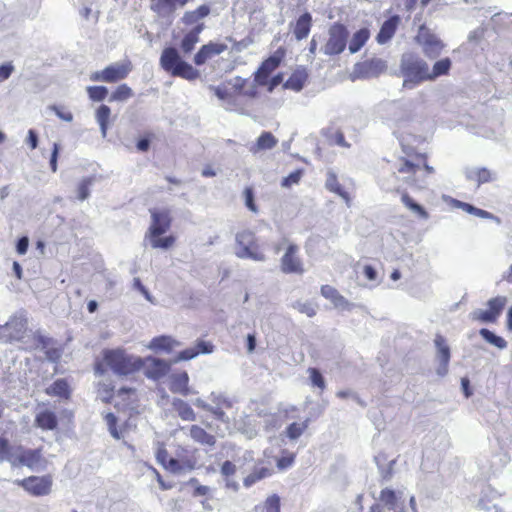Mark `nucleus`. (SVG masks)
Segmentation results:
<instances>
[{
	"instance_id": "4d7b16f0",
	"label": "nucleus",
	"mask_w": 512,
	"mask_h": 512,
	"mask_svg": "<svg viewBox=\"0 0 512 512\" xmlns=\"http://www.w3.org/2000/svg\"><path fill=\"white\" fill-rule=\"evenodd\" d=\"M188 483L195 486L192 493L194 497L206 496L210 493V488L208 486L198 484V480L196 478H191Z\"/></svg>"
},
{
	"instance_id": "f257e3e1",
	"label": "nucleus",
	"mask_w": 512,
	"mask_h": 512,
	"mask_svg": "<svg viewBox=\"0 0 512 512\" xmlns=\"http://www.w3.org/2000/svg\"><path fill=\"white\" fill-rule=\"evenodd\" d=\"M286 48L281 46L272 55L264 59L253 73V79L235 76L210 90L222 101L228 111L249 114L253 111V102L259 97V87H266L272 73L281 65L286 56Z\"/></svg>"
},
{
	"instance_id": "72a5a7b5",
	"label": "nucleus",
	"mask_w": 512,
	"mask_h": 512,
	"mask_svg": "<svg viewBox=\"0 0 512 512\" xmlns=\"http://www.w3.org/2000/svg\"><path fill=\"white\" fill-rule=\"evenodd\" d=\"M277 143L278 141L275 136L271 132L265 131L257 138V141L251 151L256 153L258 151L270 150L274 148Z\"/></svg>"
},
{
	"instance_id": "bf43d9fd",
	"label": "nucleus",
	"mask_w": 512,
	"mask_h": 512,
	"mask_svg": "<svg viewBox=\"0 0 512 512\" xmlns=\"http://www.w3.org/2000/svg\"><path fill=\"white\" fill-rule=\"evenodd\" d=\"M236 470V465L229 460L224 461L220 467V472L226 479L233 476Z\"/></svg>"
},
{
	"instance_id": "3c124183",
	"label": "nucleus",
	"mask_w": 512,
	"mask_h": 512,
	"mask_svg": "<svg viewBox=\"0 0 512 512\" xmlns=\"http://www.w3.org/2000/svg\"><path fill=\"white\" fill-rule=\"evenodd\" d=\"M105 421L108 426V430L110 434L115 439L121 438V432L117 428V417L113 413H107L105 416Z\"/></svg>"
},
{
	"instance_id": "37998d69",
	"label": "nucleus",
	"mask_w": 512,
	"mask_h": 512,
	"mask_svg": "<svg viewBox=\"0 0 512 512\" xmlns=\"http://www.w3.org/2000/svg\"><path fill=\"white\" fill-rule=\"evenodd\" d=\"M480 335L490 344L496 346L499 349H504L507 346V342L504 338L495 335L493 332L486 328L480 330Z\"/></svg>"
},
{
	"instance_id": "603ef678",
	"label": "nucleus",
	"mask_w": 512,
	"mask_h": 512,
	"mask_svg": "<svg viewBox=\"0 0 512 512\" xmlns=\"http://www.w3.org/2000/svg\"><path fill=\"white\" fill-rule=\"evenodd\" d=\"M308 373H309L310 380H311L313 386H316L319 389L324 390L325 389V380H324L322 374L320 373V371L316 368H309Z\"/></svg>"
},
{
	"instance_id": "f3484780",
	"label": "nucleus",
	"mask_w": 512,
	"mask_h": 512,
	"mask_svg": "<svg viewBox=\"0 0 512 512\" xmlns=\"http://www.w3.org/2000/svg\"><path fill=\"white\" fill-rule=\"evenodd\" d=\"M418 41L423 46V50L431 57V55H438L444 45L442 41L433 33H430L428 29L422 27L418 35Z\"/></svg>"
},
{
	"instance_id": "69168bd1",
	"label": "nucleus",
	"mask_w": 512,
	"mask_h": 512,
	"mask_svg": "<svg viewBox=\"0 0 512 512\" xmlns=\"http://www.w3.org/2000/svg\"><path fill=\"white\" fill-rule=\"evenodd\" d=\"M151 138H154L153 133H147V135L145 137L140 138L136 143V147H137L138 151L147 152L150 148Z\"/></svg>"
},
{
	"instance_id": "dca6fc26",
	"label": "nucleus",
	"mask_w": 512,
	"mask_h": 512,
	"mask_svg": "<svg viewBox=\"0 0 512 512\" xmlns=\"http://www.w3.org/2000/svg\"><path fill=\"white\" fill-rule=\"evenodd\" d=\"M227 49V44L223 42L209 41L199 48V50L194 55L193 61L197 66L204 65L207 61L222 54Z\"/></svg>"
},
{
	"instance_id": "4468645a",
	"label": "nucleus",
	"mask_w": 512,
	"mask_h": 512,
	"mask_svg": "<svg viewBox=\"0 0 512 512\" xmlns=\"http://www.w3.org/2000/svg\"><path fill=\"white\" fill-rule=\"evenodd\" d=\"M387 68L384 60L379 58H370L357 62L353 68V76L357 79H370L378 77Z\"/></svg>"
},
{
	"instance_id": "b1692460",
	"label": "nucleus",
	"mask_w": 512,
	"mask_h": 512,
	"mask_svg": "<svg viewBox=\"0 0 512 512\" xmlns=\"http://www.w3.org/2000/svg\"><path fill=\"white\" fill-rule=\"evenodd\" d=\"M308 80V73L304 67L295 69L289 78L283 83L285 89L300 91Z\"/></svg>"
},
{
	"instance_id": "8fccbe9b",
	"label": "nucleus",
	"mask_w": 512,
	"mask_h": 512,
	"mask_svg": "<svg viewBox=\"0 0 512 512\" xmlns=\"http://www.w3.org/2000/svg\"><path fill=\"white\" fill-rule=\"evenodd\" d=\"M11 449L8 439L0 436V461L9 460L12 463L14 455L11 454Z\"/></svg>"
},
{
	"instance_id": "393cba45",
	"label": "nucleus",
	"mask_w": 512,
	"mask_h": 512,
	"mask_svg": "<svg viewBox=\"0 0 512 512\" xmlns=\"http://www.w3.org/2000/svg\"><path fill=\"white\" fill-rule=\"evenodd\" d=\"M214 346L212 343L204 340H198L196 342L195 347L187 348L182 350L178 356L177 360H190L196 357L199 354H208L213 352Z\"/></svg>"
},
{
	"instance_id": "f03ea898",
	"label": "nucleus",
	"mask_w": 512,
	"mask_h": 512,
	"mask_svg": "<svg viewBox=\"0 0 512 512\" xmlns=\"http://www.w3.org/2000/svg\"><path fill=\"white\" fill-rule=\"evenodd\" d=\"M151 223L146 238L154 249H170L176 243L173 234L163 236L170 230L173 222L172 212L169 208H151L149 210Z\"/></svg>"
},
{
	"instance_id": "6ab92c4d",
	"label": "nucleus",
	"mask_w": 512,
	"mask_h": 512,
	"mask_svg": "<svg viewBox=\"0 0 512 512\" xmlns=\"http://www.w3.org/2000/svg\"><path fill=\"white\" fill-rule=\"evenodd\" d=\"M117 398L115 407L118 410H133L138 402L137 391L134 388H121L117 392Z\"/></svg>"
},
{
	"instance_id": "a19ab883",
	"label": "nucleus",
	"mask_w": 512,
	"mask_h": 512,
	"mask_svg": "<svg viewBox=\"0 0 512 512\" xmlns=\"http://www.w3.org/2000/svg\"><path fill=\"white\" fill-rule=\"evenodd\" d=\"M401 201L409 210L419 215L422 219L429 217L428 212L421 205L416 203L407 192L402 193Z\"/></svg>"
},
{
	"instance_id": "c756f323",
	"label": "nucleus",
	"mask_w": 512,
	"mask_h": 512,
	"mask_svg": "<svg viewBox=\"0 0 512 512\" xmlns=\"http://www.w3.org/2000/svg\"><path fill=\"white\" fill-rule=\"evenodd\" d=\"M435 346L437 348V355L443 368V374L446 373L449 361H450V348L446 342V339L437 334L434 339Z\"/></svg>"
},
{
	"instance_id": "1a4fd4ad",
	"label": "nucleus",
	"mask_w": 512,
	"mask_h": 512,
	"mask_svg": "<svg viewBox=\"0 0 512 512\" xmlns=\"http://www.w3.org/2000/svg\"><path fill=\"white\" fill-rule=\"evenodd\" d=\"M132 70V62L124 60L110 64L100 71L93 72L90 75V80L93 82L117 83L126 79Z\"/></svg>"
},
{
	"instance_id": "aec40b11",
	"label": "nucleus",
	"mask_w": 512,
	"mask_h": 512,
	"mask_svg": "<svg viewBox=\"0 0 512 512\" xmlns=\"http://www.w3.org/2000/svg\"><path fill=\"white\" fill-rule=\"evenodd\" d=\"M209 14L210 7L206 4H202L194 10L186 11L181 18V22L185 26H191L193 28L199 24H205L202 20Z\"/></svg>"
},
{
	"instance_id": "09e8293b",
	"label": "nucleus",
	"mask_w": 512,
	"mask_h": 512,
	"mask_svg": "<svg viewBox=\"0 0 512 512\" xmlns=\"http://www.w3.org/2000/svg\"><path fill=\"white\" fill-rule=\"evenodd\" d=\"M63 355V347L54 344L48 350L45 351L46 359L52 363H59Z\"/></svg>"
},
{
	"instance_id": "cd10ccee",
	"label": "nucleus",
	"mask_w": 512,
	"mask_h": 512,
	"mask_svg": "<svg viewBox=\"0 0 512 512\" xmlns=\"http://www.w3.org/2000/svg\"><path fill=\"white\" fill-rule=\"evenodd\" d=\"M189 377L187 372L182 371L173 374L171 377L170 390L173 393H178L183 396H187L190 393L189 389Z\"/></svg>"
},
{
	"instance_id": "5701e85b",
	"label": "nucleus",
	"mask_w": 512,
	"mask_h": 512,
	"mask_svg": "<svg viewBox=\"0 0 512 512\" xmlns=\"http://www.w3.org/2000/svg\"><path fill=\"white\" fill-rule=\"evenodd\" d=\"M312 15L309 12L301 14L293 27V34L297 40H303L308 37L312 28Z\"/></svg>"
},
{
	"instance_id": "e433bc0d",
	"label": "nucleus",
	"mask_w": 512,
	"mask_h": 512,
	"mask_svg": "<svg viewBox=\"0 0 512 512\" xmlns=\"http://www.w3.org/2000/svg\"><path fill=\"white\" fill-rule=\"evenodd\" d=\"M172 405L182 420H195V412L187 402L183 401L182 399H174Z\"/></svg>"
},
{
	"instance_id": "c03bdc74",
	"label": "nucleus",
	"mask_w": 512,
	"mask_h": 512,
	"mask_svg": "<svg viewBox=\"0 0 512 512\" xmlns=\"http://www.w3.org/2000/svg\"><path fill=\"white\" fill-rule=\"evenodd\" d=\"M86 92L93 102H101L108 95V89L105 86H88Z\"/></svg>"
},
{
	"instance_id": "a18cd8bd",
	"label": "nucleus",
	"mask_w": 512,
	"mask_h": 512,
	"mask_svg": "<svg viewBox=\"0 0 512 512\" xmlns=\"http://www.w3.org/2000/svg\"><path fill=\"white\" fill-rule=\"evenodd\" d=\"M398 499H399V497H398L397 493L390 488H385V489L381 490V492H380V500L389 509L396 508Z\"/></svg>"
},
{
	"instance_id": "20e7f679",
	"label": "nucleus",
	"mask_w": 512,
	"mask_h": 512,
	"mask_svg": "<svg viewBox=\"0 0 512 512\" xmlns=\"http://www.w3.org/2000/svg\"><path fill=\"white\" fill-rule=\"evenodd\" d=\"M102 356L104 364L118 375L133 374L144 364L142 358L129 355L122 349H105Z\"/></svg>"
},
{
	"instance_id": "49530a36",
	"label": "nucleus",
	"mask_w": 512,
	"mask_h": 512,
	"mask_svg": "<svg viewBox=\"0 0 512 512\" xmlns=\"http://www.w3.org/2000/svg\"><path fill=\"white\" fill-rule=\"evenodd\" d=\"M295 454L287 450L282 451L281 457L277 459V468L280 471L286 470L291 467L295 461Z\"/></svg>"
},
{
	"instance_id": "a878e982",
	"label": "nucleus",
	"mask_w": 512,
	"mask_h": 512,
	"mask_svg": "<svg viewBox=\"0 0 512 512\" xmlns=\"http://www.w3.org/2000/svg\"><path fill=\"white\" fill-rule=\"evenodd\" d=\"M178 345H179V343L175 339H173L171 336L161 335V336L154 337L150 341L148 348L155 352L170 353Z\"/></svg>"
},
{
	"instance_id": "4c0bfd02",
	"label": "nucleus",
	"mask_w": 512,
	"mask_h": 512,
	"mask_svg": "<svg viewBox=\"0 0 512 512\" xmlns=\"http://www.w3.org/2000/svg\"><path fill=\"white\" fill-rule=\"evenodd\" d=\"M310 423L309 418L289 424L285 430L286 436L290 440L298 439L307 429Z\"/></svg>"
},
{
	"instance_id": "473e14b6",
	"label": "nucleus",
	"mask_w": 512,
	"mask_h": 512,
	"mask_svg": "<svg viewBox=\"0 0 512 512\" xmlns=\"http://www.w3.org/2000/svg\"><path fill=\"white\" fill-rule=\"evenodd\" d=\"M190 436L195 442L201 445L212 447L216 443V438L198 425L191 426Z\"/></svg>"
},
{
	"instance_id": "c85d7f7f",
	"label": "nucleus",
	"mask_w": 512,
	"mask_h": 512,
	"mask_svg": "<svg viewBox=\"0 0 512 512\" xmlns=\"http://www.w3.org/2000/svg\"><path fill=\"white\" fill-rule=\"evenodd\" d=\"M466 178L469 181L475 182L477 186L485 183H490L495 180V173L486 167L470 170L466 173Z\"/></svg>"
},
{
	"instance_id": "f704fd0d",
	"label": "nucleus",
	"mask_w": 512,
	"mask_h": 512,
	"mask_svg": "<svg viewBox=\"0 0 512 512\" xmlns=\"http://www.w3.org/2000/svg\"><path fill=\"white\" fill-rule=\"evenodd\" d=\"M111 117V109L109 106L105 104H101L95 112V118L97 123L100 126V130L102 133V136L105 137L107 135L109 122Z\"/></svg>"
},
{
	"instance_id": "2f4dec72",
	"label": "nucleus",
	"mask_w": 512,
	"mask_h": 512,
	"mask_svg": "<svg viewBox=\"0 0 512 512\" xmlns=\"http://www.w3.org/2000/svg\"><path fill=\"white\" fill-rule=\"evenodd\" d=\"M35 423L43 430H54L58 425V419L54 412L44 410L36 415Z\"/></svg>"
},
{
	"instance_id": "6e6d98bb",
	"label": "nucleus",
	"mask_w": 512,
	"mask_h": 512,
	"mask_svg": "<svg viewBox=\"0 0 512 512\" xmlns=\"http://www.w3.org/2000/svg\"><path fill=\"white\" fill-rule=\"evenodd\" d=\"M419 169V164H415L408 159L402 158L401 165L398 168L399 173L416 174Z\"/></svg>"
},
{
	"instance_id": "9b49d317",
	"label": "nucleus",
	"mask_w": 512,
	"mask_h": 512,
	"mask_svg": "<svg viewBox=\"0 0 512 512\" xmlns=\"http://www.w3.org/2000/svg\"><path fill=\"white\" fill-rule=\"evenodd\" d=\"M17 454L14 456L12 464L26 466L29 469L44 468L47 460L43 454V448L27 449L23 446L16 447Z\"/></svg>"
},
{
	"instance_id": "e2e57ef3",
	"label": "nucleus",
	"mask_w": 512,
	"mask_h": 512,
	"mask_svg": "<svg viewBox=\"0 0 512 512\" xmlns=\"http://www.w3.org/2000/svg\"><path fill=\"white\" fill-rule=\"evenodd\" d=\"M296 308L300 313H303L308 317H313L316 315V308L312 303H297Z\"/></svg>"
},
{
	"instance_id": "412c9836",
	"label": "nucleus",
	"mask_w": 512,
	"mask_h": 512,
	"mask_svg": "<svg viewBox=\"0 0 512 512\" xmlns=\"http://www.w3.org/2000/svg\"><path fill=\"white\" fill-rule=\"evenodd\" d=\"M205 28V24H199L184 34L180 43V48L185 54H188L194 50L196 44L200 40V34L204 31Z\"/></svg>"
},
{
	"instance_id": "58836bf2",
	"label": "nucleus",
	"mask_w": 512,
	"mask_h": 512,
	"mask_svg": "<svg viewBox=\"0 0 512 512\" xmlns=\"http://www.w3.org/2000/svg\"><path fill=\"white\" fill-rule=\"evenodd\" d=\"M326 188L329 191L339 195L341 198H343L347 202L349 201V199H350L349 193L339 183L335 173L330 172L328 174L327 181H326Z\"/></svg>"
},
{
	"instance_id": "052dcab7",
	"label": "nucleus",
	"mask_w": 512,
	"mask_h": 512,
	"mask_svg": "<svg viewBox=\"0 0 512 512\" xmlns=\"http://www.w3.org/2000/svg\"><path fill=\"white\" fill-rule=\"evenodd\" d=\"M11 328H18L21 331L24 328V324L21 321L14 320L7 322L5 325H0V338L6 336V332Z\"/></svg>"
},
{
	"instance_id": "4be33fe9",
	"label": "nucleus",
	"mask_w": 512,
	"mask_h": 512,
	"mask_svg": "<svg viewBox=\"0 0 512 512\" xmlns=\"http://www.w3.org/2000/svg\"><path fill=\"white\" fill-rule=\"evenodd\" d=\"M400 18L397 15L391 16L389 19L384 21L377 36L376 41L379 44H385L391 40L396 33Z\"/></svg>"
},
{
	"instance_id": "338daca9",
	"label": "nucleus",
	"mask_w": 512,
	"mask_h": 512,
	"mask_svg": "<svg viewBox=\"0 0 512 512\" xmlns=\"http://www.w3.org/2000/svg\"><path fill=\"white\" fill-rule=\"evenodd\" d=\"M281 83H283V74L277 73L275 75H271V78L266 85V89L269 93L273 92L276 87H278Z\"/></svg>"
},
{
	"instance_id": "6e6552de",
	"label": "nucleus",
	"mask_w": 512,
	"mask_h": 512,
	"mask_svg": "<svg viewBox=\"0 0 512 512\" xmlns=\"http://www.w3.org/2000/svg\"><path fill=\"white\" fill-rule=\"evenodd\" d=\"M349 31L345 24L334 22L328 29V38L322 47L327 56H336L344 52L347 47Z\"/></svg>"
},
{
	"instance_id": "c9c22d12",
	"label": "nucleus",
	"mask_w": 512,
	"mask_h": 512,
	"mask_svg": "<svg viewBox=\"0 0 512 512\" xmlns=\"http://www.w3.org/2000/svg\"><path fill=\"white\" fill-rule=\"evenodd\" d=\"M321 294L330 300L336 307H344L348 304L344 296H342L336 288L331 285H322Z\"/></svg>"
},
{
	"instance_id": "ddd939ff",
	"label": "nucleus",
	"mask_w": 512,
	"mask_h": 512,
	"mask_svg": "<svg viewBox=\"0 0 512 512\" xmlns=\"http://www.w3.org/2000/svg\"><path fill=\"white\" fill-rule=\"evenodd\" d=\"M508 299L506 296H496L487 302V310H477L471 315L475 321L483 323H495L506 307Z\"/></svg>"
},
{
	"instance_id": "7c9ffc66",
	"label": "nucleus",
	"mask_w": 512,
	"mask_h": 512,
	"mask_svg": "<svg viewBox=\"0 0 512 512\" xmlns=\"http://www.w3.org/2000/svg\"><path fill=\"white\" fill-rule=\"evenodd\" d=\"M370 38V31L368 28H361L353 33L348 49L351 54L357 53L367 43Z\"/></svg>"
},
{
	"instance_id": "7ed1b4c3",
	"label": "nucleus",
	"mask_w": 512,
	"mask_h": 512,
	"mask_svg": "<svg viewBox=\"0 0 512 512\" xmlns=\"http://www.w3.org/2000/svg\"><path fill=\"white\" fill-rule=\"evenodd\" d=\"M160 66L173 77H180L189 81L200 77L199 71L191 64L185 62L174 47L163 49L160 57Z\"/></svg>"
},
{
	"instance_id": "2eb2a0df",
	"label": "nucleus",
	"mask_w": 512,
	"mask_h": 512,
	"mask_svg": "<svg viewBox=\"0 0 512 512\" xmlns=\"http://www.w3.org/2000/svg\"><path fill=\"white\" fill-rule=\"evenodd\" d=\"M142 360L144 362L142 368H144L145 376L151 380H160L170 372L171 365L166 360L151 356Z\"/></svg>"
},
{
	"instance_id": "774afa93",
	"label": "nucleus",
	"mask_w": 512,
	"mask_h": 512,
	"mask_svg": "<svg viewBox=\"0 0 512 512\" xmlns=\"http://www.w3.org/2000/svg\"><path fill=\"white\" fill-rule=\"evenodd\" d=\"M13 71L14 66L10 62L0 65V82L8 79Z\"/></svg>"
},
{
	"instance_id": "a211bd4d",
	"label": "nucleus",
	"mask_w": 512,
	"mask_h": 512,
	"mask_svg": "<svg viewBox=\"0 0 512 512\" xmlns=\"http://www.w3.org/2000/svg\"><path fill=\"white\" fill-rule=\"evenodd\" d=\"M274 473L270 462L259 460L253 470L243 479L245 487H251L255 483L272 476Z\"/></svg>"
},
{
	"instance_id": "13d9d810",
	"label": "nucleus",
	"mask_w": 512,
	"mask_h": 512,
	"mask_svg": "<svg viewBox=\"0 0 512 512\" xmlns=\"http://www.w3.org/2000/svg\"><path fill=\"white\" fill-rule=\"evenodd\" d=\"M244 197H245V205L249 210L256 213L258 211V208L254 202V194L253 189L251 187H246L244 189Z\"/></svg>"
},
{
	"instance_id": "ea45409f",
	"label": "nucleus",
	"mask_w": 512,
	"mask_h": 512,
	"mask_svg": "<svg viewBox=\"0 0 512 512\" xmlns=\"http://www.w3.org/2000/svg\"><path fill=\"white\" fill-rule=\"evenodd\" d=\"M451 68V60L449 58H443L437 61L430 72L428 70V80H434L435 78L443 75H447Z\"/></svg>"
},
{
	"instance_id": "f8f14e48",
	"label": "nucleus",
	"mask_w": 512,
	"mask_h": 512,
	"mask_svg": "<svg viewBox=\"0 0 512 512\" xmlns=\"http://www.w3.org/2000/svg\"><path fill=\"white\" fill-rule=\"evenodd\" d=\"M51 475L29 476L21 480H16L15 484L22 487L32 496L40 497L50 494L52 489Z\"/></svg>"
},
{
	"instance_id": "0e129e2a",
	"label": "nucleus",
	"mask_w": 512,
	"mask_h": 512,
	"mask_svg": "<svg viewBox=\"0 0 512 512\" xmlns=\"http://www.w3.org/2000/svg\"><path fill=\"white\" fill-rule=\"evenodd\" d=\"M51 110L54 111L55 114L60 119L66 121V122H71L73 120V114L70 111L65 110L62 107L54 105V106H51Z\"/></svg>"
},
{
	"instance_id": "680f3d73",
	"label": "nucleus",
	"mask_w": 512,
	"mask_h": 512,
	"mask_svg": "<svg viewBox=\"0 0 512 512\" xmlns=\"http://www.w3.org/2000/svg\"><path fill=\"white\" fill-rule=\"evenodd\" d=\"M90 184H91V180L90 179H85V180H83L79 184L78 189H77L78 199L79 200H85L89 196V194H90V190H89Z\"/></svg>"
},
{
	"instance_id": "5fc2aeb1",
	"label": "nucleus",
	"mask_w": 512,
	"mask_h": 512,
	"mask_svg": "<svg viewBox=\"0 0 512 512\" xmlns=\"http://www.w3.org/2000/svg\"><path fill=\"white\" fill-rule=\"evenodd\" d=\"M303 175L302 169H297L293 172H291L287 177L283 178L281 185L283 187H291L294 184H298L301 180V177Z\"/></svg>"
},
{
	"instance_id": "bb28decb",
	"label": "nucleus",
	"mask_w": 512,
	"mask_h": 512,
	"mask_svg": "<svg viewBox=\"0 0 512 512\" xmlns=\"http://www.w3.org/2000/svg\"><path fill=\"white\" fill-rule=\"evenodd\" d=\"M71 388L68 381L64 378L55 380L49 387L45 389L48 396H55L69 400L71 397Z\"/></svg>"
},
{
	"instance_id": "39448f33",
	"label": "nucleus",
	"mask_w": 512,
	"mask_h": 512,
	"mask_svg": "<svg viewBox=\"0 0 512 512\" xmlns=\"http://www.w3.org/2000/svg\"><path fill=\"white\" fill-rule=\"evenodd\" d=\"M400 71L404 77L403 87L412 89L428 80V64L414 53H406L401 58Z\"/></svg>"
},
{
	"instance_id": "9d476101",
	"label": "nucleus",
	"mask_w": 512,
	"mask_h": 512,
	"mask_svg": "<svg viewBox=\"0 0 512 512\" xmlns=\"http://www.w3.org/2000/svg\"><path fill=\"white\" fill-rule=\"evenodd\" d=\"M236 243L240 249L237 253L240 258H249L255 261L265 260V255L252 231L242 230L238 232L236 235Z\"/></svg>"
},
{
	"instance_id": "423d86ee",
	"label": "nucleus",
	"mask_w": 512,
	"mask_h": 512,
	"mask_svg": "<svg viewBox=\"0 0 512 512\" xmlns=\"http://www.w3.org/2000/svg\"><path fill=\"white\" fill-rule=\"evenodd\" d=\"M182 453H177L178 458L170 457L164 443H159L156 449L155 457L157 462L164 469L172 473H181L192 471L197 467V459L193 453L181 448Z\"/></svg>"
},
{
	"instance_id": "de8ad7c7",
	"label": "nucleus",
	"mask_w": 512,
	"mask_h": 512,
	"mask_svg": "<svg viewBox=\"0 0 512 512\" xmlns=\"http://www.w3.org/2000/svg\"><path fill=\"white\" fill-rule=\"evenodd\" d=\"M33 339L37 347H40L44 352L48 350L52 345L56 344V341L53 338L45 336L39 331L34 333Z\"/></svg>"
},
{
	"instance_id": "0eeeda50",
	"label": "nucleus",
	"mask_w": 512,
	"mask_h": 512,
	"mask_svg": "<svg viewBox=\"0 0 512 512\" xmlns=\"http://www.w3.org/2000/svg\"><path fill=\"white\" fill-rule=\"evenodd\" d=\"M285 250L280 258V270L284 274L302 275L305 272L304 261L300 256V248L296 243L283 239L281 243L275 246V252L278 253L281 247Z\"/></svg>"
},
{
	"instance_id": "79ce46f5",
	"label": "nucleus",
	"mask_w": 512,
	"mask_h": 512,
	"mask_svg": "<svg viewBox=\"0 0 512 512\" xmlns=\"http://www.w3.org/2000/svg\"><path fill=\"white\" fill-rule=\"evenodd\" d=\"M132 96V89L127 84H120L110 95L109 101H126Z\"/></svg>"
},
{
	"instance_id": "864d4df0",
	"label": "nucleus",
	"mask_w": 512,
	"mask_h": 512,
	"mask_svg": "<svg viewBox=\"0 0 512 512\" xmlns=\"http://www.w3.org/2000/svg\"><path fill=\"white\" fill-rule=\"evenodd\" d=\"M266 512H280V497L276 494L270 495L264 502Z\"/></svg>"
}]
</instances>
